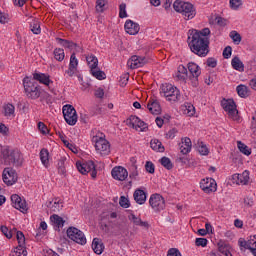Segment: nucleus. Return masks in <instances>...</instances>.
<instances>
[{
  "label": "nucleus",
  "mask_w": 256,
  "mask_h": 256,
  "mask_svg": "<svg viewBox=\"0 0 256 256\" xmlns=\"http://www.w3.org/2000/svg\"><path fill=\"white\" fill-rule=\"evenodd\" d=\"M160 163L161 166L165 167V169H168V171H170V169H173V163L171 162V159L165 156L160 159Z\"/></svg>",
  "instance_id": "49530a36"
},
{
  "label": "nucleus",
  "mask_w": 256,
  "mask_h": 256,
  "mask_svg": "<svg viewBox=\"0 0 256 256\" xmlns=\"http://www.w3.org/2000/svg\"><path fill=\"white\" fill-rule=\"evenodd\" d=\"M149 205L155 213H159L166 207L165 198H163L161 194H152L149 198Z\"/></svg>",
  "instance_id": "6e6552de"
},
{
  "label": "nucleus",
  "mask_w": 256,
  "mask_h": 256,
  "mask_svg": "<svg viewBox=\"0 0 256 256\" xmlns=\"http://www.w3.org/2000/svg\"><path fill=\"white\" fill-rule=\"evenodd\" d=\"M182 111L184 115H187L188 117H193V115H195V106H193V104L191 103H185L182 106Z\"/></svg>",
  "instance_id": "473e14b6"
},
{
  "label": "nucleus",
  "mask_w": 256,
  "mask_h": 256,
  "mask_svg": "<svg viewBox=\"0 0 256 256\" xmlns=\"http://www.w3.org/2000/svg\"><path fill=\"white\" fill-rule=\"evenodd\" d=\"M238 245L241 249H249V240L246 241L245 239L240 238L238 240Z\"/></svg>",
  "instance_id": "052dcab7"
},
{
  "label": "nucleus",
  "mask_w": 256,
  "mask_h": 256,
  "mask_svg": "<svg viewBox=\"0 0 256 256\" xmlns=\"http://www.w3.org/2000/svg\"><path fill=\"white\" fill-rule=\"evenodd\" d=\"M231 65H232L233 69H235V71H240V72L245 71V65L243 64L241 59L237 56H235L232 59Z\"/></svg>",
  "instance_id": "c85d7f7f"
},
{
  "label": "nucleus",
  "mask_w": 256,
  "mask_h": 256,
  "mask_svg": "<svg viewBox=\"0 0 256 256\" xmlns=\"http://www.w3.org/2000/svg\"><path fill=\"white\" fill-rule=\"evenodd\" d=\"M94 95L97 97V99H103V97H105V91L102 88H97Z\"/></svg>",
  "instance_id": "69168bd1"
},
{
  "label": "nucleus",
  "mask_w": 256,
  "mask_h": 256,
  "mask_svg": "<svg viewBox=\"0 0 256 256\" xmlns=\"http://www.w3.org/2000/svg\"><path fill=\"white\" fill-rule=\"evenodd\" d=\"M105 5H107V0H96L97 13H103L105 11Z\"/></svg>",
  "instance_id": "09e8293b"
},
{
  "label": "nucleus",
  "mask_w": 256,
  "mask_h": 256,
  "mask_svg": "<svg viewBox=\"0 0 256 256\" xmlns=\"http://www.w3.org/2000/svg\"><path fill=\"white\" fill-rule=\"evenodd\" d=\"M231 9L237 10L241 7V0H230Z\"/></svg>",
  "instance_id": "0e129e2a"
},
{
  "label": "nucleus",
  "mask_w": 256,
  "mask_h": 256,
  "mask_svg": "<svg viewBox=\"0 0 256 256\" xmlns=\"http://www.w3.org/2000/svg\"><path fill=\"white\" fill-rule=\"evenodd\" d=\"M187 67L190 73L188 77L190 81H192L194 87H197L199 76L201 75V67H199L195 62H189Z\"/></svg>",
  "instance_id": "f8f14e48"
},
{
  "label": "nucleus",
  "mask_w": 256,
  "mask_h": 256,
  "mask_svg": "<svg viewBox=\"0 0 256 256\" xmlns=\"http://www.w3.org/2000/svg\"><path fill=\"white\" fill-rule=\"evenodd\" d=\"M92 142L95 143V149L102 157L111 153V144L105 139V135L102 132L96 130V134L92 137Z\"/></svg>",
  "instance_id": "20e7f679"
},
{
  "label": "nucleus",
  "mask_w": 256,
  "mask_h": 256,
  "mask_svg": "<svg viewBox=\"0 0 256 256\" xmlns=\"http://www.w3.org/2000/svg\"><path fill=\"white\" fill-rule=\"evenodd\" d=\"M86 61L90 67V70L97 69L99 65V60L95 57V55L91 54L86 56Z\"/></svg>",
  "instance_id": "c9c22d12"
},
{
  "label": "nucleus",
  "mask_w": 256,
  "mask_h": 256,
  "mask_svg": "<svg viewBox=\"0 0 256 256\" xmlns=\"http://www.w3.org/2000/svg\"><path fill=\"white\" fill-rule=\"evenodd\" d=\"M129 220L132 221V223L134 225H136L137 227H142V229H146L147 230V229H149V227H151L149 222L141 220V218L135 216V214H131L129 216Z\"/></svg>",
  "instance_id": "393cba45"
},
{
  "label": "nucleus",
  "mask_w": 256,
  "mask_h": 256,
  "mask_svg": "<svg viewBox=\"0 0 256 256\" xmlns=\"http://www.w3.org/2000/svg\"><path fill=\"white\" fill-rule=\"evenodd\" d=\"M230 38L233 40L234 43L239 45L241 43V34H239L237 31L230 32Z\"/></svg>",
  "instance_id": "864d4df0"
},
{
  "label": "nucleus",
  "mask_w": 256,
  "mask_h": 256,
  "mask_svg": "<svg viewBox=\"0 0 256 256\" xmlns=\"http://www.w3.org/2000/svg\"><path fill=\"white\" fill-rule=\"evenodd\" d=\"M11 256H27V250L25 249V245H18L13 252L10 254Z\"/></svg>",
  "instance_id": "58836bf2"
},
{
  "label": "nucleus",
  "mask_w": 256,
  "mask_h": 256,
  "mask_svg": "<svg viewBox=\"0 0 256 256\" xmlns=\"http://www.w3.org/2000/svg\"><path fill=\"white\" fill-rule=\"evenodd\" d=\"M47 207L50 208V210L53 212V213H58V211H61V208L63 206H61V203H59V201L57 202H49V204L47 205Z\"/></svg>",
  "instance_id": "de8ad7c7"
},
{
  "label": "nucleus",
  "mask_w": 256,
  "mask_h": 256,
  "mask_svg": "<svg viewBox=\"0 0 256 256\" xmlns=\"http://www.w3.org/2000/svg\"><path fill=\"white\" fill-rule=\"evenodd\" d=\"M2 179L8 187H11V185H15L17 183V179L19 177L17 176V171L13 168H5L2 173Z\"/></svg>",
  "instance_id": "9b49d317"
},
{
  "label": "nucleus",
  "mask_w": 256,
  "mask_h": 256,
  "mask_svg": "<svg viewBox=\"0 0 256 256\" xmlns=\"http://www.w3.org/2000/svg\"><path fill=\"white\" fill-rule=\"evenodd\" d=\"M33 79L35 81H38L39 83H42V85H46L50 89V91H53L51 88V85H53V80H51V76L49 74L45 73H34Z\"/></svg>",
  "instance_id": "f3484780"
},
{
  "label": "nucleus",
  "mask_w": 256,
  "mask_h": 256,
  "mask_svg": "<svg viewBox=\"0 0 256 256\" xmlns=\"http://www.w3.org/2000/svg\"><path fill=\"white\" fill-rule=\"evenodd\" d=\"M53 53L56 61H63L65 59V50L63 48H55Z\"/></svg>",
  "instance_id": "c03bdc74"
},
{
  "label": "nucleus",
  "mask_w": 256,
  "mask_h": 256,
  "mask_svg": "<svg viewBox=\"0 0 256 256\" xmlns=\"http://www.w3.org/2000/svg\"><path fill=\"white\" fill-rule=\"evenodd\" d=\"M62 113L68 125H75L77 123V110L72 105L63 106Z\"/></svg>",
  "instance_id": "9d476101"
},
{
  "label": "nucleus",
  "mask_w": 256,
  "mask_h": 256,
  "mask_svg": "<svg viewBox=\"0 0 256 256\" xmlns=\"http://www.w3.org/2000/svg\"><path fill=\"white\" fill-rule=\"evenodd\" d=\"M198 152L200 155H209V148H207V145H205L203 142H200L198 144Z\"/></svg>",
  "instance_id": "5fc2aeb1"
},
{
  "label": "nucleus",
  "mask_w": 256,
  "mask_h": 256,
  "mask_svg": "<svg viewBox=\"0 0 256 256\" xmlns=\"http://www.w3.org/2000/svg\"><path fill=\"white\" fill-rule=\"evenodd\" d=\"M90 73L93 77L98 79V81H103V79H107V74H105L101 70H97V68H92V70H90Z\"/></svg>",
  "instance_id": "4c0bfd02"
},
{
  "label": "nucleus",
  "mask_w": 256,
  "mask_h": 256,
  "mask_svg": "<svg viewBox=\"0 0 256 256\" xmlns=\"http://www.w3.org/2000/svg\"><path fill=\"white\" fill-rule=\"evenodd\" d=\"M92 249L94 253H96V255H101V253H103V250L105 249V246L103 245L101 240H99V238H94L92 242Z\"/></svg>",
  "instance_id": "cd10ccee"
},
{
  "label": "nucleus",
  "mask_w": 256,
  "mask_h": 256,
  "mask_svg": "<svg viewBox=\"0 0 256 256\" xmlns=\"http://www.w3.org/2000/svg\"><path fill=\"white\" fill-rule=\"evenodd\" d=\"M232 181L236 185H247L249 183V171L245 170L242 174L232 175Z\"/></svg>",
  "instance_id": "412c9836"
},
{
  "label": "nucleus",
  "mask_w": 256,
  "mask_h": 256,
  "mask_svg": "<svg viewBox=\"0 0 256 256\" xmlns=\"http://www.w3.org/2000/svg\"><path fill=\"white\" fill-rule=\"evenodd\" d=\"M40 99L44 101L47 105L53 104V96L47 92H40Z\"/></svg>",
  "instance_id": "a18cd8bd"
},
{
  "label": "nucleus",
  "mask_w": 256,
  "mask_h": 256,
  "mask_svg": "<svg viewBox=\"0 0 256 256\" xmlns=\"http://www.w3.org/2000/svg\"><path fill=\"white\" fill-rule=\"evenodd\" d=\"M56 41L59 43V45H62V47H65V49H70V51H73V49H75L76 53H81V51H83V48H81L79 44L71 40L56 38Z\"/></svg>",
  "instance_id": "a211bd4d"
},
{
  "label": "nucleus",
  "mask_w": 256,
  "mask_h": 256,
  "mask_svg": "<svg viewBox=\"0 0 256 256\" xmlns=\"http://www.w3.org/2000/svg\"><path fill=\"white\" fill-rule=\"evenodd\" d=\"M223 109L228 113L230 119L233 121H239V111L237 110V105L233 100H227L223 104Z\"/></svg>",
  "instance_id": "ddd939ff"
},
{
  "label": "nucleus",
  "mask_w": 256,
  "mask_h": 256,
  "mask_svg": "<svg viewBox=\"0 0 256 256\" xmlns=\"http://www.w3.org/2000/svg\"><path fill=\"white\" fill-rule=\"evenodd\" d=\"M111 175L113 179H116V181H125V179L129 177V172H127V169L124 167L117 166L112 169Z\"/></svg>",
  "instance_id": "dca6fc26"
},
{
  "label": "nucleus",
  "mask_w": 256,
  "mask_h": 256,
  "mask_svg": "<svg viewBox=\"0 0 256 256\" xmlns=\"http://www.w3.org/2000/svg\"><path fill=\"white\" fill-rule=\"evenodd\" d=\"M162 93L167 101L172 103H176V101L181 99V92L172 84H162Z\"/></svg>",
  "instance_id": "39448f33"
},
{
  "label": "nucleus",
  "mask_w": 256,
  "mask_h": 256,
  "mask_svg": "<svg viewBox=\"0 0 256 256\" xmlns=\"http://www.w3.org/2000/svg\"><path fill=\"white\" fill-rule=\"evenodd\" d=\"M133 197L138 205H145V202L147 201V193L141 189H136Z\"/></svg>",
  "instance_id": "b1692460"
},
{
  "label": "nucleus",
  "mask_w": 256,
  "mask_h": 256,
  "mask_svg": "<svg viewBox=\"0 0 256 256\" xmlns=\"http://www.w3.org/2000/svg\"><path fill=\"white\" fill-rule=\"evenodd\" d=\"M23 85L28 99H39V97H41V91H39V87H37V84L31 82L29 77H25L23 79Z\"/></svg>",
  "instance_id": "423d86ee"
},
{
  "label": "nucleus",
  "mask_w": 256,
  "mask_h": 256,
  "mask_svg": "<svg viewBox=\"0 0 256 256\" xmlns=\"http://www.w3.org/2000/svg\"><path fill=\"white\" fill-rule=\"evenodd\" d=\"M77 170L82 175H87V173H91L92 179L97 177V170L95 169V162L89 160L86 162H77L76 163Z\"/></svg>",
  "instance_id": "0eeeda50"
},
{
  "label": "nucleus",
  "mask_w": 256,
  "mask_h": 256,
  "mask_svg": "<svg viewBox=\"0 0 256 256\" xmlns=\"http://www.w3.org/2000/svg\"><path fill=\"white\" fill-rule=\"evenodd\" d=\"M65 157H62L58 160L57 169L59 175H67V169L65 168Z\"/></svg>",
  "instance_id": "ea45409f"
},
{
  "label": "nucleus",
  "mask_w": 256,
  "mask_h": 256,
  "mask_svg": "<svg viewBox=\"0 0 256 256\" xmlns=\"http://www.w3.org/2000/svg\"><path fill=\"white\" fill-rule=\"evenodd\" d=\"M124 29L128 35H137L139 33V24L133 22L132 20H127L124 25Z\"/></svg>",
  "instance_id": "5701e85b"
},
{
  "label": "nucleus",
  "mask_w": 256,
  "mask_h": 256,
  "mask_svg": "<svg viewBox=\"0 0 256 256\" xmlns=\"http://www.w3.org/2000/svg\"><path fill=\"white\" fill-rule=\"evenodd\" d=\"M218 251L219 253H222V255L225 256H232L231 255V251H229V245L225 244V243H218Z\"/></svg>",
  "instance_id": "37998d69"
},
{
  "label": "nucleus",
  "mask_w": 256,
  "mask_h": 256,
  "mask_svg": "<svg viewBox=\"0 0 256 256\" xmlns=\"http://www.w3.org/2000/svg\"><path fill=\"white\" fill-rule=\"evenodd\" d=\"M200 187L204 193H213V191H217V183L213 178L202 179Z\"/></svg>",
  "instance_id": "2eb2a0df"
},
{
  "label": "nucleus",
  "mask_w": 256,
  "mask_h": 256,
  "mask_svg": "<svg viewBox=\"0 0 256 256\" xmlns=\"http://www.w3.org/2000/svg\"><path fill=\"white\" fill-rule=\"evenodd\" d=\"M145 169L147 171V173H155V164H153V162H146L145 164Z\"/></svg>",
  "instance_id": "bf43d9fd"
},
{
  "label": "nucleus",
  "mask_w": 256,
  "mask_h": 256,
  "mask_svg": "<svg viewBox=\"0 0 256 256\" xmlns=\"http://www.w3.org/2000/svg\"><path fill=\"white\" fill-rule=\"evenodd\" d=\"M0 231L7 237V239H11L15 230H9L6 226H1Z\"/></svg>",
  "instance_id": "603ef678"
},
{
  "label": "nucleus",
  "mask_w": 256,
  "mask_h": 256,
  "mask_svg": "<svg viewBox=\"0 0 256 256\" xmlns=\"http://www.w3.org/2000/svg\"><path fill=\"white\" fill-rule=\"evenodd\" d=\"M236 91L239 95V97H242L245 99L246 97H249V87L246 85L240 84L236 87Z\"/></svg>",
  "instance_id": "f704fd0d"
},
{
  "label": "nucleus",
  "mask_w": 256,
  "mask_h": 256,
  "mask_svg": "<svg viewBox=\"0 0 256 256\" xmlns=\"http://www.w3.org/2000/svg\"><path fill=\"white\" fill-rule=\"evenodd\" d=\"M208 240L206 238H196V247H207Z\"/></svg>",
  "instance_id": "4d7b16f0"
},
{
  "label": "nucleus",
  "mask_w": 256,
  "mask_h": 256,
  "mask_svg": "<svg viewBox=\"0 0 256 256\" xmlns=\"http://www.w3.org/2000/svg\"><path fill=\"white\" fill-rule=\"evenodd\" d=\"M0 165H23V154L19 150H10L7 146H0Z\"/></svg>",
  "instance_id": "f03ea898"
},
{
  "label": "nucleus",
  "mask_w": 256,
  "mask_h": 256,
  "mask_svg": "<svg viewBox=\"0 0 256 256\" xmlns=\"http://www.w3.org/2000/svg\"><path fill=\"white\" fill-rule=\"evenodd\" d=\"M233 51V48H231V46H227L224 50H223V57L224 59H229L231 58V53Z\"/></svg>",
  "instance_id": "680f3d73"
},
{
  "label": "nucleus",
  "mask_w": 256,
  "mask_h": 256,
  "mask_svg": "<svg viewBox=\"0 0 256 256\" xmlns=\"http://www.w3.org/2000/svg\"><path fill=\"white\" fill-rule=\"evenodd\" d=\"M40 161L42 165L46 167V169L49 168V150H47L46 148H43L40 151Z\"/></svg>",
  "instance_id": "2f4dec72"
},
{
  "label": "nucleus",
  "mask_w": 256,
  "mask_h": 256,
  "mask_svg": "<svg viewBox=\"0 0 256 256\" xmlns=\"http://www.w3.org/2000/svg\"><path fill=\"white\" fill-rule=\"evenodd\" d=\"M167 256H181V252H180L179 249H177V248H171V249L168 251Z\"/></svg>",
  "instance_id": "774afa93"
},
{
  "label": "nucleus",
  "mask_w": 256,
  "mask_h": 256,
  "mask_svg": "<svg viewBox=\"0 0 256 256\" xmlns=\"http://www.w3.org/2000/svg\"><path fill=\"white\" fill-rule=\"evenodd\" d=\"M150 147L153 149V151H157L158 153H163L165 151L163 143H161V141L158 139H152L150 142Z\"/></svg>",
  "instance_id": "c756f323"
},
{
  "label": "nucleus",
  "mask_w": 256,
  "mask_h": 256,
  "mask_svg": "<svg viewBox=\"0 0 256 256\" xmlns=\"http://www.w3.org/2000/svg\"><path fill=\"white\" fill-rule=\"evenodd\" d=\"M191 147L193 144L191 143V138L185 137L182 139V144L180 145V151L183 155H187V153L191 152Z\"/></svg>",
  "instance_id": "a878e982"
},
{
  "label": "nucleus",
  "mask_w": 256,
  "mask_h": 256,
  "mask_svg": "<svg viewBox=\"0 0 256 256\" xmlns=\"http://www.w3.org/2000/svg\"><path fill=\"white\" fill-rule=\"evenodd\" d=\"M52 223H54V225H56V227H58V229H60V227H63L65 225V221L63 220V218L57 214H53L50 217Z\"/></svg>",
  "instance_id": "a19ab883"
},
{
  "label": "nucleus",
  "mask_w": 256,
  "mask_h": 256,
  "mask_svg": "<svg viewBox=\"0 0 256 256\" xmlns=\"http://www.w3.org/2000/svg\"><path fill=\"white\" fill-rule=\"evenodd\" d=\"M248 247L249 249L256 248V235L250 236V239L248 240Z\"/></svg>",
  "instance_id": "338daca9"
},
{
  "label": "nucleus",
  "mask_w": 256,
  "mask_h": 256,
  "mask_svg": "<svg viewBox=\"0 0 256 256\" xmlns=\"http://www.w3.org/2000/svg\"><path fill=\"white\" fill-rule=\"evenodd\" d=\"M176 77H177L178 81H187V77H189V74L187 73V69L185 68V66L180 65L178 67Z\"/></svg>",
  "instance_id": "7c9ffc66"
},
{
  "label": "nucleus",
  "mask_w": 256,
  "mask_h": 256,
  "mask_svg": "<svg viewBox=\"0 0 256 256\" xmlns=\"http://www.w3.org/2000/svg\"><path fill=\"white\" fill-rule=\"evenodd\" d=\"M128 126L136 131H147L148 125L137 116H130Z\"/></svg>",
  "instance_id": "4468645a"
},
{
  "label": "nucleus",
  "mask_w": 256,
  "mask_h": 256,
  "mask_svg": "<svg viewBox=\"0 0 256 256\" xmlns=\"http://www.w3.org/2000/svg\"><path fill=\"white\" fill-rule=\"evenodd\" d=\"M237 145H238V149H239L240 153H243V155H247V157H249V155H251V148H249V146L245 145V143L238 141Z\"/></svg>",
  "instance_id": "79ce46f5"
},
{
  "label": "nucleus",
  "mask_w": 256,
  "mask_h": 256,
  "mask_svg": "<svg viewBox=\"0 0 256 256\" xmlns=\"http://www.w3.org/2000/svg\"><path fill=\"white\" fill-rule=\"evenodd\" d=\"M173 7L177 13L182 14V17H184L186 21H191V19H195V15H197V10L195 9V6L190 2L176 0L173 4Z\"/></svg>",
  "instance_id": "7ed1b4c3"
},
{
  "label": "nucleus",
  "mask_w": 256,
  "mask_h": 256,
  "mask_svg": "<svg viewBox=\"0 0 256 256\" xmlns=\"http://www.w3.org/2000/svg\"><path fill=\"white\" fill-rule=\"evenodd\" d=\"M206 63H207V66L211 67L212 69H215V67H217V59L213 57L208 58Z\"/></svg>",
  "instance_id": "e2e57ef3"
},
{
  "label": "nucleus",
  "mask_w": 256,
  "mask_h": 256,
  "mask_svg": "<svg viewBox=\"0 0 256 256\" xmlns=\"http://www.w3.org/2000/svg\"><path fill=\"white\" fill-rule=\"evenodd\" d=\"M119 17H120V19H125V17H127V4H125V3L120 4Z\"/></svg>",
  "instance_id": "3c124183"
},
{
  "label": "nucleus",
  "mask_w": 256,
  "mask_h": 256,
  "mask_svg": "<svg viewBox=\"0 0 256 256\" xmlns=\"http://www.w3.org/2000/svg\"><path fill=\"white\" fill-rule=\"evenodd\" d=\"M79 65V60H77V56H75V52L72 53L70 57V63H69V68L66 70L67 75L69 77H73L75 73L77 72V67Z\"/></svg>",
  "instance_id": "4be33fe9"
},
{
  "label": "nucleus",
  "mask_w": 256,
  "mask_h": 256,
  "mask_svg": "<svg viewBox=\"0 0 256 256\" xmlns=\"http://www.w3.org/2000/svg\"><path fill=\"white\" fill-rule=\"evenodd\" d=\"M147 109H148V111H150V113H152V115L161 114V105L159 104V102L157 100H153V101L149 102L147 105Z\"/></svg>",
  "instance_id": "bb28decb"
},
{
  "label": "nucleus",
  "mask_w": 256,
  "mask_h": 256,
  "mask_svg": "<svg viewBox=\"0 0 256 256\" xmlns=\"http://www.w3.org/2000/svg\"><path fill=\"white\" fill-rule=\"evenodd\" d=\"M14 233H16L18 245H25V234H23L21 231H17V229H14Z\"/></svg>",
  "instance_id": "8fccbe9b"
},
{
  "label": "nucleus",
  "mask_w": 256,
  "mask_h": 256,
  "mask_svg": "<svg viewBox=\"0 0 256 256\" xmlns=\"http://www.w3.org/2000/svg\"><path fill=\"white\" fill-rule=\"evenodd\" d=\"M147 63V58L134 55L132 56L129 61L128 65L131 69H139V67L145 66Z\"/></svg>",
  "instance_id": "aec40b11"
},
{
  "label": "nucleus",
  "mask_w": 256,
  "mask_h": 256,
  "mask_svg": "<svg viewBox=\"0 0 256 256\" xmlns=\"http://www.w3.org/2000/svg\"><path fill=\"white\" fill-rule=\"evenodd\" d=\"M38 129L42 133V135H47L49 133V128L43 122L38 123Z\"/></svg>",
  "instance_id": "13d9d810"
},
{
  "label": "nucleus",
  "mask_w": 256,
  "mask_h": 256,
  "mask_svg": "<svg viewBox=\"0 0 256 256\" xmlns=\"http://www.w3.org/2000/svg\"><path fill=\"white\" fill-rule=\"evenodd\" d=\"M119 205H120V207H123L124 209H129V206H130L129 199L125 196H121Z\"/></svg>",
  "instance_id": "6e6d98bb"
},
{
  "label": "nucleus",
  "mask_w": 256,
  "mask_h": 256,
  "mask_svg": "<svg viewBox=\"0 0 256 256\" xmlns=\"http://www.w3.org/2000/svg\"><path fill=\"white\" fill-rule=\"evenodd\" d=\"M209 35H211L209 28L190 31L188 39L191 40L188 45L194 55H198V57H207L209 55Z\"/></svg>",
  "instance_id": "f257e3e1"
},
{
  "label": "nucleus",
  "mask_w": 256,
  "mask_h": 256,
  "mask_svg": "<svg viewBox=\"0 0 256 256\" xmlns=\"http://www.w3.org/2000/svg\"><path fill=\"white\" fill-rule=\"evenodd\" d=\"M5 117H15V106L11 103L5 104L3 106Z\"/></svg>",
  "instance_id": "72a5a7b5"
},
{
  "label": "nucleus",
  "mask_w": 256,
  "mask_h": 256,
  "mask_svg": "<svg viewBox=\"0 0 256 256\" xmlns=\"http://www.w3.org/2000/svg\"><path fill=\"white\" fill-rule=\"evenodd\" d=\"M67 236L69 239L78 243L79 245H85L87 243V238H85V234L83 231L77 229L76 227H70L67 230Z\"/></svg>",
  "instance_id": "1a4fd4ad"
},
{
  "label": "nucleus",
  "mask_w": 256,
  "mask_h": 256,
  "mask_svg": "<svg viewBox=\"0 0 256 256\" xmlns=\"http://www.w3.org/2000/svg\"><path fill=\"white\" fill-rule=\"evenodd\" d=\"M12 206L15 209H18V211H21V213H25L27 211V202L25 200H22L19 195L13 194L11 196Z\"/></svg>",
  "instance_id": "6ab92c4d"
},
{
  "label": "nucleus",
  "mask_w": 256,
  "mask_h": 256,
  "mask_svg": "<svg viewBox=\"0 0 256 256\" xmlns=\"http://www.w3.org/2000/svg\"><path fill=\"white\" fill-rule=\"evenodd\" d=\"M30 30L34 35H39L41 33V23L39 20L34 19L30 22Z\"/></svg>",
  "instance_id": "e433bc0d"
}]
</instances>
